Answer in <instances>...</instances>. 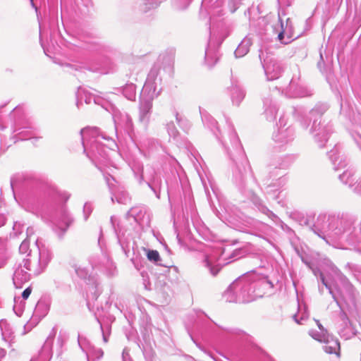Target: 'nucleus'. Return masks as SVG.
<instances>
[{
  "instance_id": "1",
  "label": "nucleus",
  "mask_w": 361,
  "mask_h": 361,
  "mask_svg": "<svg viewBox=\"0 0 361 361\" xmlns=\"http://www.w3.org/2000/svg\"><path fill=\"white\" fill-rule=\"evenodd\" d=\"M312 229L328 244L329 239H341L353 244L361 243V219L348 214L319 215Z\"/></svg>"
},
{
  "instance_id": "2",
  "label": "nucleus",
  "mask_w": 361,
  "mask_h": 361,
  "mask_svg": "<svg viewBox=\"0 0 361 361\" xmlns=\"http://www.w3.org/2000/svg\"><path fill=\"white\" fill-rule=\"evenodd\" d=\"M80 135L84 152L96 167L103 171L102 167L109 163V152L114 150L116 143L97 127L82 128Z\"/></svg>"
},
{
  "instance_id": "3",
  "label": "nucleus",
  "mask_w": 361,
  "mask_h": 361,
  "mask_svg": "<svg viewBox=\"0 0 361 361\" xmlns=\"http://www.w3.org/2000/svg\"><path fill=\"white\" fill-rule=\"evenodd\" d=\"M274 288L273 283L267 277L260 276L252 272L243 275L235 280L228 288L226 295L235 294V299L227 298L229 302H249L257 298L262 297L265 292L260 290H269Z\"/></svg>"
},
{
  "instance_id": "4",
  "label": "nucleus",
  "mask_w": 361,
  "mask_h": 361,
  "mask_svg": "<svg viewBox=\"0 0 361 361\" xmlns=\"http://www.w3.org/2000/svg\"><path fill=\"white\" fill-rule=\"evenodd\" d=\"M164 60L163 56H159L158 62L150 70L140 94L139 106V122L147 127L151 115L152 101L161 93V86L163 73L165 68H161L160 61Z\"/></svg>"
},
{
  "instance_id": "5",
  "label": "nucleus",
  "mask_w": 361,
  "mask_h": 361,
  "mask_svg": "<svg viewBox=\"0 0 361 361\" xmlns=\"http://www.w3.org/2000/svg\"><path fill=\"white\" fill-rule=\"evenodd\" d=\"M200 114L203 122L211 128L216 137L221 140L228 154L236 164L237 167H239L238 164H240L245 171L246 166H248V161L233 126L227 121V131L222 134L214 118L204 115L201 111Z\"/></svg>"
},
{
  "instance_id": "6",
  "label": "nucleus",
  "mask_w": 361,
  "mask_h": 361,
  "mask_svg": "<svg viewBox=\"0 0 361 361\" xmlns=\"http://www.w3.org/2000/svg\"><path fill=\"white\" fill-rule=\"evenodd\" d=\"M335 274H337L340 284L336 281L329 282L324 277L322 273H319V278L322 284L329 290L333 299L336 302L338 306L341 309V301L344 302L349 309L355 306L356 291L353 286L346 279L345 276L342 275L338 270H334Z\"/></svg>"
},
{
  "instance_id": "7",
  "label": "nucleus",
  "mask_w": 361,
  "mask_h": 361,
  "mask_svg": "<svg viewBox=\"0 0 361 361\" xmlns=\"http://www.w3.org/2000/svg\"><path fill=\"white\" fill-rule=\"evenodd\" d=\"M36 249L28 253L27 257L23 260V267L33 276L42 274L51 259V252L39 238L35 240Z\"/></svg>"
},
{
  "instance_id": "8",
  "label": "nucleus",
  "mask_w": 361,
  "mask_h": 361,
  "mask_svg": "<svg viewBox=\"0 0 361 361\" xmlns=\"http://www.w3.org/2000/svg\"><path fill=\"white\" fill-rule=\"evenodd\" d=\"M328 109L329 105L327 104L319 102L310 111L307 116L310 121H312L310 133L320 147L324 146L330 133H332V126L330 123L324 126H322L320 121L317 123L318 120Z\"/></svg>"
},
{
  "instance_id": "9",
  "label": "nucleus",
  "mask_w": 361,
  "mask_h": 361,
  "mask_svg": "<svg viewBox=\"0 0 361 361\" xmlns=\"http://www.w3.org/2000/svg\"><path fill=\"white\" fill-rule=\"evenodd\" d=\"M102 106L109 111L113 117L115 129L121 127L123 128L129 135L133 132V123L131 117L126 112L121 111L115 105L107 104Z\"/></svg>"
},
{
  "instance_id": "10",
  "label": "nucleus",
  "mask_w": 361,
  "mask_h": 361,
  "mask_svg": "<svg viewBox=\"0 0 361 361\" xmlns=\"http://www.w3.org/2000/svg\"><path fill=\"white\" fill-rule=\"evenodd\" d=\"M259 57L269 80H276L281 76L283 67L277 60L269 56L267 52L264 53L263 49H260Z\"/></svg>"
},
{
  "instance_id": "11",
  "label": "nucleus",
  "mask_w": 361,
  "mask_h": 361,
  "mask_svg": "<svg viewBox=\"0 0 361 361\" xmlns=\"http://www.w3.org/2000/svg\"><path fill=\"white\" fill-rule=\"evenodd\" d=\"M279 123L280 126L274 132L272 139L279 147H282L293 140L295 133L291 126L285 127L286 123L283 122V118H280Z\"/></svg>"
},
{
  "instance_id": "12",
  "label": "nucleus",
  "mask_w": 361,
  "mask_h": 361,
  "mask_svg": "<svg viewBox=\"0 0 361 361\" xmlns=\"http://www.w3.org/2000/svg\"><path fill=\"white\" fill-rule=\"evenodd\" d=\"M145 180L147 185L155 193L156 196L159 198L160 188L161 185V180L153 168L147 166L145 171L141 169V174L139 176V180Z\"/></svg>"
},
{
  "instance_id": "13",
  "label": "nucleus",
  "mask_w": 361,
  "mask_h": 361,
  "mask_svg": "<svg viewBox=\"0 0 361 361\" xmlns=\"http://www.w3.org/2000/svg\"><path fill=\"white\" fill-rule=\"evenodd\" d=\"M78 343L81 350L86 354L87 361H97L103 357V350L93 346L86 338L78 336Z\"/></svg>"
},
{
  "instance_id": "14",
  "label": "nucleus",
  "mask_w": 361,
  "mask_h": 361,
  "mask_svg": "<svg viewBox=\"0 0 361 361\" xmlns=\"http://www.w3.org/2000/svg\"><path fill=\"white\" fill-rule=\"evenodd\" d=\"M57 329L54 327L46 341L44 342L41 350L38 355L32 357L30 361H49L52 356V344L54 337L56 334Z\"/></svg>"
},
{
  "instance_id": "15",
  "label": "nucleus",
  "mask_w": 361,
  "mask_h": 361,
  "mask_svg": "<svg viewBox=\"0 0 361 361\" xmlns=\"http://www.w3.org/2000/svg\"><path fill=\"white\" fill-rule=\"evenodd\" d=\"M13 269V285L16 288H20L25 283L30 279V276L32 274L24 268L23 262L16 264Z\"/></svg>"
},
{
  "instance_id": "16",
  "label": "nucleus",
  "mask_w": 361,
  "mask_h": 361,
  "mask_svg": "<svg viewBox=\"0 0 361 361\" xmlns=\"http://www.w3.org/2000/svg\"><path fill=\"white\" fill-rule=\"evenodd\" d=\"M279 20L280 21L281 31L278 34V39L283 44H288L292 41L293 38V25L290 18L286 19V23L283 19L279 16Z\"/></svg>"
},
{
  "instance_id": "17",
  "label": "nucleus",
  "mask_w": 361,
  "mask_h": 361,
  "mask_svg": "<svg viewBox=\"0 0 361 361\" xmlns=\"http://www.w3.org/2000/svg\"><path fill=\"white\" fill-rule=\"evenodd\" d=\"M342 183L353 188V190L361 196V179L357 178L352 169L345 171L339 176Z\"/></svg>"
},
{
  "instance_id": "18",
  "label": "nucleus",
  "mask_w": 361,
  "mask_h": 361,
  "mask_svg": "<svg viewBox=\"0 0 361 361\" xmlns=\"http://www.w3.org/2000/svg\"><path fill=\"white\" fill-rule=\"evenodd\" d=\"M128 216L133 217L140 225L148 224L149 222V214L147 213V208L144 206L132 207L129 210Z\"/></svg>"
},
{
  "instance_id": "19",
  "label": "nucleus",
  "mask_w": 361,
  "mask_h": 361,
  "mask_svg": "<svg viewBox=\"0 0 361 361\" xmlns=\"http://www.w3.org/2000/svg\"><path fill=\"white\" fill-rule=\"evenodd\" d=\"M340 318L342 322L343 328L340 329V334L341 336L345 337V339L350 338L355 334V328L353 326L346 313L341 309Z\"/></svg>"
},
{
  "instance_id": "20",
  "label": "nucleus",
  "mask_w": 361,
  "mask_h": 361,
  "mask_svg": "<svg viewBox=\"0 0 361 361\" xmlns=\"http://www.w3.org/2000/svg\"><path fill=\"white\" fill-rule=\"evenodd\" d=\"M340 153V147L338 145H336L334 149L329 152V158L336 171L343 169L347 166L345 157H341Z\"/></svg>"
},
{
  "instance_id": "21",
  "label": "nucleus",
  "mask_w": 361,
  "mask_h": 361,
  "mask_svg": "<svg viewBox=\"0 0 361 361\" xmlns=\"http://www.w3.org/2000/svg\"><path fill=\"white\" fill-rule=\"evenodd\" d=\"M72 222L73 219L68 212L64 208H62L59 212V216L55 220L54 224L62 233H64Z\"/></svg>"
},
{
  "instance_id": "22",
  "label": "nucleus",
  "mask_w": 361,
  "mask_h": 361,
  "mask_svg": "<svg viewBox=\"0 0 361 361\" xmlns=\"http://www.w3.org/2000/svg\"><path fill=\"white\" fill-rule=\"evenodd\" d=\"M286 94L290 97H303L308 95L307 90L293 79L286 88Z\"/></svg>"
},
{
  "instance_id": "23",
  "label": "nucleus",
  "mask_w": 361,
  "mask_h": 361,
  "mask_svg": "<svg viewBox=\"0 0 361 361\" xmlns=\"http://www.w3.org/2000/svg\"><path fill=\"white\" fill-rule=\"evenodd\" d=\"M88 260L92 269H101L103 267H106L111 264L109 257L103 253L92 255L90 256Z\"/></svg>"
},
{
  "instance_id": "24",
  "label": "nucleus",
  "mask_w": 361,
  "mask_h": 361,
  "mask_svg": "<svg viewBox=\"0 0 361 361\" xmlns=\"http://www.w3.org/2000/svg\"><path fill=\"white\" fill-rule=\"evenodd\" d=\"M254 204L258 208L259 211L267 215L271 221L278 224L281 222L279 217L273 212L269 210L267 207L262 204V202L258 197H254L252 200Z\"/></svg>"
},
{
  "instance_id": "25",
  "label": "nucleus",
  "mask_w": 361,
  "mask_h": 361,
  "mask_svg": "<svg viewBox=\"0 0 361 361\" xmlns=\"http://www.w3.org/2000/svg\"><path fill=\"white\" fill-rule=\"evenodd\" d=\"M323 342L324 343L323 349L326 353L338 354V351L340 350V343L337 339L329 335L326 338V341Z\"/></svg>"
},
{
  "instance_id": "26",
  "label": "nucleus",
  "mask_w": 361,
  "mask_h": 361,
  "mask_svg": "<svg viewBox=\"0 0 361 361\" xmlns=\"http://www.w3.org/2000/svg\"><path fill=\"white\" fill-rule=\"evenodd\" d=\"M264 106L267 118L269 121L274 120L278 112L277 104L271 99L266 98L264 100Z\"/></svg>"
},
{
  "instance_id": "27",
  "label": "nucleus",
  "mask_w": 361,
  "mask_h": 361,
  "mask_svg": "<svg viewBox=\"0 0 361 361\" xmlns=\"http://www.w3.org/2000/svg\"><path fill=\"white\" fill-rule=\"evenodd\" d=\"M0 329L3 339L11 344V343L13 341L15 336L10 324H8L6 320L2 319L0 321Z\"/></svg>"
},
{
  "instance_id": "28",
  "label": "nucleus",
  "mask_w": 361,
  "mask_h": 361,
  "mask_svg": "<svg viewBox=\"0 0 361 361\" xmlns=\"http://www.w3.org/2000/svg\"><path fill=\"white\" fill-rule=\"evenodd\" d=\"M252 44L251 38L247 36L245 37L235 50L234 54L235 57L240 58L246 55L248 53Z\"/></svg>"
},
{
  "instance_id": "29",
  "label": "nucleus",
  "mask_w": 361,
  "mask_h": 361,
  "mask_svg": "<svg viewBox=\"0 0 361 361\" xmlns=\"http://www.w3.org/2000/svg\"><path fill=\"white\" fill-rule=\"evenodd\" d=\"M204 266L207 268L210 272V274L215 276L221 270V267L219 264H216L214 258L211 256H205L204 259L203 260Z\"/></svg>"
},
{
  "instance_id": "30",
  "label": "nucleus",
  "mask_w": 361,
  "mask_h": 361,
  "mask_svg": "<svg viewBox=\"0 0 361 361\" xmlns=\"http://www.w3.org/2000/svg\"><path fill=\"white\" fill-rule=\"evenodd\" d=\"M218 60L217 52L216 48H212L209 44L205 51V61L209 66L214 65Z\"/></svg>"
},
{
  "instance_id": "31",
  "label": "nucleus",
  "mask_w": 361,
  "mask_h": 361,
  "mask_svg": "<svg viewBox=\"0 0 361 361\" xmlns=\"http://www.w3.org/2000/svg\"><path fill=\"white\" fill-rule=\"evenodd\" d=\"M231 99L233 104L238 105L245 97V93L238 85L231 87Z\"/></svg>"
},
{
  "instance_id": "32",
  "label": "nucleus",
  "mask_w": 361,
  "mask_h": 361,
  "mask_svg": "<svg viewBox=\"0 0 361 361\" xmlns=\"http://www.w3.org/2000/svg\"><path fill=\"white\" fill-rule=\"evenodd\" d=\"M10 255L8 252L6 242L0 239V268L4 267L9 259Z\"/></svg>"
},
{
  "instance_id": "33",
  "label": "nucleus",
  "mask_w": 361,
  "mask_h": 361,
  "mask_svg": "<svg viewBox=\"0 0 361 361\" xmlns=\"http://www.w3.org/2000/svg\"><path fill=\"white\" fill-rule=\"evenodd\" d=\"M123 94L129 100H134L136 95V87L134 84H128L123 88Z\"/></svg>"
},
{
  "instance_id": "34",
  "label": "nucleus",
  "mask_w": 361,
  "mask_h": 361,
  "mask_svg": "<svg viewBox=\"0 0 361 361\" xmlns=\"http://www.w3.org/2000/svg\"><path fill=\"white\" fill-rule=\"evenodd\" d=\"M48 312V307L44 302L39 301L34 310V315L38 317H44Z\"/></svg>"
},
{
  "instance_id": "35",
  "label": "nucleus",
  "mask_w": 361,
  "mask_h": 361,
  "mask_svg": "<svg viewBox=\"0 0 361 361\" xmlns=\"http://www.w3.org/2000/svg\"><path fill=\"white\" fill-rule=\"evenodd\" d=\"M72 267L74 269V271L77 276L80 279L87 280L88 277H90L89 271L86 268L81 267L80 266H78L77 264H73Z\"/></svg>"
},
{
  "instance_id": "36",
  "label": "nucleus",
  "mask_w": 361,
  "mask_h": 361,
  "mask_svg": "<svg viewBox=\"0 0 361 361\" xmlns=\"http://www.w3.org/2000/svg\"><path fill=\"white\" fill-rule=\"evenodd\" d=\"M20 129H16L15 132L17 133V135L19 136L20 140H28L30 138H37L35 137L36 133L32 131L27 130H20Z\"/></svg>"
},
{
  "instance_id": "37",
  "label": "nucleus",
  "mask_w": 361,
  "mask_h": 361,
  "mask_svg": "<svg viewBox=\"0 0 361 361\" xmlns=\"http://www.w3.org/2000/svg\"><path fill=\"white\" fill-rule=\"evenodd\" d=\"M149 142L153 143V141L149 138H142L137 141V145L140 152H144L145 150L149 151Z\"/></svg>"
},
{
  "instance_id": "38",
  "label": "nucleus",
  "mask_w": 361,
  "mask_h": 361,
  "mask_svg": "<svg viewBox=\"0 0 361 361\" xmlns=\"http://www.w3.org/2000/svg\"><path fill=\"white\" fill-rule=\"evenodd\" d=\"M310 335L315 340L319 341V342L325 341L326 338L329 336L327 333H323L320 331V332H316L314 331H310Z\"/></svg>"
},
{
  "instance_id": "39",
  "label": "nucleus",
  "mask_w": 361,
  "mask_h": 361,
  "mask_svg": "<svg viewBox=\"0 0 361 361\" xmlns=\"http://www.w3.org/2000/svg\"><path fill=\"white\" fill-rule=\"evenodd\" d=\"M147 259L157 263L160 260V256L157 250H149L147 252Z\"/></svg>"
},
{
  "instance_id": "40",
  "label": "nucleus",
  "mask_w": 361,
  "mask_h": 361,
  "mask_svg": "<svg viewBox=\"0 0 361 361\" xmlns=\"http://www.w3.org/2000/svg\"><path fill=\"white\" fill-rule=\"evenodd\" d=\"M110 221H111V224L115 233L117 235L118 239H121V236H120L121 229L119 228L118 224L117 223V219L114 216H111Z\"/></svg>"
},
{
  "instance_id": "41",
  "label": "nucleus",
  "mask_w": 361,
  "mask_h": 361,
  "mask_svg": "<svg viewBox=\"0 0 361 361\" xmlns=\"http://www.w3.org/2000/svg\"><path fill=\"white\" fill-rule=\"evenodd\" d=\"M28 251L30 252V240L28 239H25L22 243L20 245V247H19V252L21 253V254H25L27 253Z\"/></svg>"
},
{
  "instance_id": "42",
  "label": "nucleus",
  "mask_w": 361,
  "mask_h": 361,
  "mask_svg": "<svg viewBox=\"0 0 361 361\" xmlns=\"http://www.w3.org/2000/svg\"><path fill=\"white\" fill-rule=\"evenodd\" d=\"M167 131L171 137H176L178 135V130L173 123L167 124Z\"/></svg>"
},
{
  "instance_id": "43",
  "label": "nucleus",
  "mask_w": 361,
  "mask_h": 361,
  "mask_svg": "<svg viewBox=\"0 0 361 361\" xmlns=\"http://www.w3.org/2000/svg\"><path fill=\"white\" fill-rule=\"evenodd\" d=\"M13 235L18 236L23 231V225L19 222H15L13 226Z\"/></svg>"
},
{
  "instance_id": "44",
  "label": "nucleus",
  "mask_w": 361,
  "mask_h": 361,
  "mask_svg": "<svg viewBox=\"0 0 361 361\" xmlns=\"http://www.w3.org/2000/svg\"><path fill=\"white\" fill-rule=\"evenodd\" d=\"M92 212V204L90 203H85L83 207V214H84V218L85 220H87L90 214Z\"/></svg>"
},
{
  "instance_id": "45",
  "label": "nucleus",
  "mask_w": 361,
  "mask_h": 361,
  "mask_svg": "<svg viewBox=\"0 0 361 361\" xmlns=\"http://www.w3.org/2000/svg\"><path fill=\"white\" fill-rule=\"evenodd\" d=\"M106 184L108 185L110 190L113 192L114 187L115 179L110 175L104 176Z\"/></svg>"
},
{
  "instance_id": "46",
  "label": "nucleus",
  "mask_w": 361,
  "mask_h": 361,
  "mask_svg": "<svg viewBox=\"0 0 361 361\" xmlns=\"http://www.w3.org/2000/svg\"><path fill=\"white\" fill-rule=\"evenodd\" d=\"M298 317H299V314H295L293 315V319L295 321V322H297L298 324H302V321L307 319L308 317V315L306 313L305 310H304V312L302 313V315H301L300 319H298Z\"/></svg>"
},
{
  "instance_id": "47",
  "label": "nucleus",
  "mask_w": 361,
  "mask_h": 361,
  "mask_svg": "<svg viewBox=\"0 0 361 361\" xmlns=\"http://www.w3.org/2000/svg\"><path fill=\"white\" fill-rule=\"evenodd\" d=\"M243 250H235L233 251V252L231 255L233 260H235L236 259L240 258L243 256Z\"/></svg>"
},
{
  "instance_id": "48",
  "label": "nucleus",
  "mask_w": 361,
  "mask_h": 361,
  "mask_svg": "<svg viewBox=\"0 0 361 361\" xmlns=\"http://www.w3.org/2000/svg\"><path fill=\"white\" fill-rule=\"evenodd\" d=\"M32 292V289L30 287H28L26 289H25L23 293H22V298L23 299H27L28 298V297L30 296V293Z\"/></svg>"
},
{
  "instance_id": "49",
  "label": "nucleus",
  "mask_w": 361,
  "mask_h": 361,
  "mask_svg": "<svg viewBox=\"0 0 361 361\" xmlns=\"http://www.w3.org/2000/svg\"><path fill=\"white\" fill-rule=\"evenodd\" d=\"M27 238L26 239H30L35 233V230H34V228L33 227H28L27 228Z\"/></svg>"
},
{
  "instance_id": "50",
  "label": "nucleus",
  "mask_w": 361,
  "mask_h": 361,
  "mask_svg": "<svg viewBox=\"0 0 361 361\" xmlns=\"http://www.w3.org/2000/svg\"><path fill=\"white\" fill-rule=\"evenodd\" d=\"M123 361H130V355L128 351L124 349L122 353Z\"/></svg>"
},
{
  "instance_id": "51",
  "label": "nucleus",
  "mask_w": 361,
  "mask_h": 361,
  "mask_svg": "<svg viewBox=\"0 0 361 361\" xmlns=\"http://www.w3.org/2000/svg\"><path fill=\"white\" fill-rule=\"evenodd\" d=\"M147 2H145V3H144V6H143V8H140L142 11H143V12H147V11L148 10H149L151 8H154V7L157 6V4H155V6H154L153 4H152V6H150V7H147Z\"/></svg>"
},
{
  "instance_id": "52",
  "label": "nucleus",
  "mask_w": 361,
  "mask_h": 361,
  "mask_svg": "<svg viewBox=\"0 0 361 361\" xmlns=\"http://www.w3.org/2000/svg\"><path fill=\"white\" fill-rule=\"evenodd\" d=\"M175 116H176V120L177 123H178V125L181 126L182 122H183V119H182L181 116L178 114V112H176Z\"/></svg>"
},
{
  "instance_id": "53",
  "label": "nucleus",
  "mask_w": 361,
  "mask_h": 361,
  "mask_svg": "<svg viewBox=\"0 0 361 361\" xmlns=\"http://www.w3.org/2000/svg\"><path fill=\"white\" fill-rule=\"evenodd\" d=\"M6 218L4 214H0V227L4 225L6 223Z\"/></svg>"
},
{
  "instance_id": "54",
  "label": "nucleus",
  "mask_w": 361,
  "mask_h": 361,
  "mask_svg": "<svg viewBox=\"0 0 361 361\" xmlns=\"http://www.w3.org/2000/svg\"><path fill=\"white\" fill-rule=\"evenodd\" d=\"M98 322L100 324V327H101V329L102 331V337H103V341L104 343H107L108 341V337L107 336L104 334V331H103V327H102V324H101V322H99V320L98 319Z\"/></svg>"
},
{
  "instance_id": "55",
  "label": "nucleus",
  "mask_w": 361,
  "mask_h": 361,
  "mask_svg": "<svg viewBox=\"0 0 361 361\" xmlns=\"http://www.w3.org/2000/svg\"><path fill=\"white\" fill-rule=\"evenodd\" d=\"M189 4H190V1H188L186 2V4L184 6H180L178 3H176L175 6L178 9H185V8H186L188 6Z\"/></svg>"
},
{
  "instance_id": "56",
  "label": "nucleus",
  "mask_w": 361,
  "mask_h": 361,
  "mask_svg": "<svg viewBox=\"0 0 361 361\" xmlns=\"http://www.w3.org/2000/svg\"><path fill=\"white\" fill-rule=\"evenodd\" d=\"M316 323L319 329V330L323 333H327L326 330L323 327L319 320H316Z\"/></svg>"
},
{
  "instance_id": "57",
  "label": "nucleus",
  "mask_w": 361,
  "mask_h": 361,
  "mask_svg": "<svg viewBox=\"0 0 361 361\" xmlns=\"http://www.w3.org/2000/svg\"><path fill=\"white\" fill-rule=\"evenodd\" d=\"M6 351L5 349L0 348V361L6 356Z\"/></svg>"
},
{
  "instance_id": "58",
  "label": "nucleus",
  "mask_w": 361,
  "mask_h": 361,
  "mask_svg": "<svg viewBox=\"0 0 361 361\" xmlns=\"http://www.w3.org/2000/svg\"><path fill=\"white\" fill-rule=\"evenodd\" d=\"M16 184V178L15 177H12L11 179V188H12L13 192H14Z\"/></svg>"
},
{
  "instance_id": "59",
  "label": "nucleus",
  "mask_w": 361,
  "mask_h": 361,
  "mask_svg": "<svg viewBox=\"0 0 361 361\" xmlns=\"http://www.w3.org/2000/svg\"><path fill=\"white\" fill-rule=\"evenodd\" d=\"M357 136L360 137V140H357L355 137L353 136L354 140L357 143L358 146L361 149V135L358 134Z\"/></svg>"
},
{
  "instance_id": "60",
  "label": "nucleus",
  "mask_w": 361,
  "mask_h": 361,
  "mask_svg": "<svg viewBox=\"0 0 361 361\" xmlns=\"http://www.w3.org/2000/svg\"><path fill=\"white\" fill-rule=\"evenodd\" d=\"M211 3V0H202V4L207 6Z\"/></svg>"
},
{
  "instance_id": "61",
  "label": "nucleus",
  "mask_w": 361,
  "mask_h": 361,
  "mask_svg": "<svg viewBox=\"0 0 361 361\" xmlns=\"http://www.w3.org/2000/svg\"><path fill=\"white\" fill-rule=\"evenodd\" d=\"M102 235V231H100V235H99V240H98V243H99V245L101 244Z\"/></svg>"
},
{
  "instance_id": "62",
  "label": "nucleus",
  "mask_w": 361,
  "mask_h": 361,
  "mask_svg": "<svg viewBox=\"0 0 361 361\" xmlns=\"http://www.w3.org/2000/svg\"><path fill=\"white\" fill-rule=\"evenodd\" d=\"M30 1L31 2V4H32V7H34L35 8L36 11H37V7L35 6V4L33 2V0H30Z\"/></svg>"
},
{
  "instance_id": "63",
  "label": "nucleus",
  "mask_w": 361,
  "mask_h": 361,
  "mask_svg": "<svg viewBox=\"0 0 361 361\" xmlns=\"http://www.w3.org/2000/svg\"><path fill=\"white\" fill-rule=\"evenodd\" d=\"M319 292H320V293H322H322H324V288H323L319 287Z\"/></svg>"
},
{
  "instance_id": "64",
  "label": "nucleus",
  "mask_w": 361,
  "mask_h": 361,
  "mask_svg": "<svg viewBox=\"0 0 361 361\" xmlns=\"http://www.w3.org/2000/svg\"><path fill=\"white\" fill-rule=\"evenodd\" d=\"M99 294H96L94 295L93 297H92V299H97V297H98Z\"/></svg>"
}]
</instances>
